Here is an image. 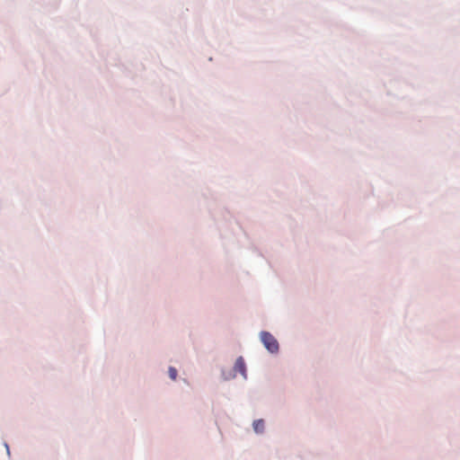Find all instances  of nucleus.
I'll list each match as a JSON object with an SVG mask.
<instances>
[{
	"label": "nucleus",
	"mask_w": 460,
	"mask_h": 460,
	"mask_svg": "<svg viewBox=\"0 0 460 460\" xmlns=\"http://www.w3.org/2000/svg\"><path fill=\"white\" fill-rule=\"evenodd\" d=\"M260 336L263 345L270 352L274 353L279 350L278 341L273 337V335L268 332H261Z\"/></svg>",
	"instance_id": "f257e3e1"
},
{
	"label": "nucleus",
	"mask_w": 460,
	"mask_h": 460,
	"mask_svg": "<svg viewBox=\"0 0 460 460\" xmlns=\"http://www.w3.org/2000/svg\"><path fill=\"white\" fill-rule=\"evenodd\" d=\"M234 370L236 372H239L245 377L246 367H245L244 360L242 357H239L236 359L235 364H234Z\"/></svg>",
	"instance_id": "f03ea898"
},
{
	"label": "nucleus",
	"mask_w": 460,
	"mask_h": 460,
	"mask_svg": "<svg viewBox=\"0 0 460 460\" xmlns=\"http://www.w3.org/2000/svg\"><path fill=\"white\" fill-rule=\"evenodd\" d=\"M253 429L257 433H262L264 430V420L260 419L253 421Z\"/></svg>",
	"instance_id": "7ed1b4c3"
},
{
	"label": "nucleus",
	"mask_w": 460,
	"mask_h": 460,
	"mask_svg": "<svg viewBox=\"0 0 460 460\" xmlns=\"http://www.w3.org/2000/svg\"><path fill=\"white\" fill-rule=\"evenodd\" d=\"M168 374H169V376L172 379V380H175L176 377H177V370L175 367H169V370H168Z\"/></svg>",
	"instance_id": "20e7f679"
}]
</instances>
